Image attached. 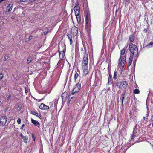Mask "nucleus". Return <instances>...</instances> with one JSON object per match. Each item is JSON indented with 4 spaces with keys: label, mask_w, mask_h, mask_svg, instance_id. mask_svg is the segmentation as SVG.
<instances>
[{
    "label": "nucleus",
    "mask_w": 153,
    "mask_h": 153,
    "mask_svg": "<svg viewBox=\"0 0 153 153\" xmlns=\"http://www.w3.org/2000/svg\"><path fill=\"white\" fill-rule=\"evenodd\" d=\"M88 62H82V65L83 70V74L85 76L88 74Z\"/></svg>",
    "instance_id": "20e7f679"
},
{
    "label": "nucleus",
    "mask_w": 153,
    "mask_h": 153,
    "mask_svg": "<svg viewBox=\"0 0 153 153\" xmlns=\"http://www.w3.org/2000/svg\"><path fill=\"white\" fill-rule=\"evenodd\" d=\"M49 108V106H47V105H45V106H44V108L43 109H44V110H48V109Z\"/></svg>",
    "instance_id": "f704fd0d"
},
{
    "label": "nucleus",
    "mask_w": 153,
    "mask_h": 153,
    "mask_svg": "<svg viewBox=\"0 0 153 153\" xmlns=\"http://www.w3.org/2000/svg\"><path fill=\"white\" fill-rule=\"evenodd\" d=\"M134 36L133 34L130 36L129 37V39L130 41L131 42H133V41L134 40Z\"/></svg>",
    "instance_id": "2eb2a0df"
},
{
    "label": "nucleus",
    "mask_w": 153,
    "mask_h": 153,
    "mask_svg": "<svg viewBox=\"0 0 153 153\" xmlns=\"http://www.w3.org/2000/svg\"><path fill=\"white\" fill-rule=\"evenodd\" d=\"M137 85L136 84V86H135V88H137Z\"/></svg>",
    "instance_id": "5fc2aeb1"
},
{
    "label": "nucleus",
    "mask_w": 153,
    "mask_h": 153,
    "mask_svg": "<svg viewBox=\"0 0 153 153\" xmlns=\"http://www.w3.org/2000/svg\"><path fill=\"white\" fill-rule=\"evenodd\" d=\"M32 60V58L31 57H29L27 59V64L29 63Z\"/></svg>",
    "instance_id": "5701e85b"
},
{
    "label": "nucleus",
    "mask_w": 153,
    "mask_h": 153,
    "mask_svg": "<svg viewBox=\"0 0 153 153\" xmlns=\"http://www.w3.org/2000/svg\"><path fill=\"white\" fill-rule=\"evenodd\" d=\"M144 31L145 32H147V30L146 29H144Z\"/></svg>",
    "instance_id": "3c124183"
},
{
    "label": "nucleus",
    "mask_w": 153,
    "mask_h": 153,
    "mask_svg": "<svg viewBox=\"0 0 153 153\" xmlns=\"http://www.w3.org/2000/svg\"><path fill=\"white\" fill-rule=\"evenodd\" d=\"M22 139L24 140V142L26 143L27 142L28 138L26 136H24V137L22 138Z\"/></svg>",
    "instance_id": "393cba45"
},
{
    "label": "nucleus",
    "mask_w": 153,
    "mask_h": 153,
    "mask_svg": "<svg viewBox=\"0 0 153 153\" xmlns=\"http://www.w3.org/2000/svg\"><path fill=\"white\" fill-rule=\"evenodd\" d=\"M146 47L148 48H150L151 47H153V42H151L146 45Z\"/></svg>",
    "instance_id": "dca6fc26"
},
{
    "label": "nucleus",
    "mask_w": 153,
    "mask_h": 153,
    "mask_svg": "<svg viewBox=\"0 0 153 153\" xmlns=\"http://www.w3.org/2000/svg\"><path fill=\"white\" fill-rule=\"evenodd\" d=\"M108 74L109 75L108 79V84H109V82L111 81L112 80V75L109 69L108 71Z\"/></svg>",
    "instance_id": "f8f14e48"
},
{
    "label": "nucleus",
    "mask_w": 153,
    "mask_h": 153,
    "mask_svg": "<svg viewBox=\"0 0 153 153\" xmlns=\"http://www.w3.org/2000/svg\"><path fill=\"white\" fill-rule=\"evenodd\" d=\"M1 25H0V29H1Z\"/></svg>",
    "instance_id": "4d7b16f0"
},
{
    "label": "nucleus",
    "mask_w": 153,
    "mask_h": 153,
    "mask_svg": "<svg viewBox=\"0 0 153 153\" xmlns=\"http://www.w3.org/2000/svg\"><path fill=\"white\" fill-rule=\"evenodd\" d=\"M82 62H88V54L86 52L84 54Z\"/></svg>",
    "instance_id": "0eeeda50"
},
{
    "label": "nucleus",
    "mask_w": 153,
    "mask_h": 153,
    "mask_svg": "<svg viewBox=\"0 0 153 153\" xmlns=\"http://www.w3.org/2000/svg\"><path fill=\"white\" fill-rule=\"evenodd\" d=\"M126 61H124V60H123L122 61V62H121L122 63H123L124 64H125L126 63Z\"/></svg>",
    "instance_id": "a18cd8bd"
},
{
    "label": "nucleus",
    "mask_w": 153,
    "mask_h": 153,
    "mask_svg": "<svg viewBox=\"0 0 153 153\" xmlns=\"http://www.w3.org/2000/svg\"><path fill=\"white\" fill-rule=\"evenodd\" d=\"M38 117H39V118H40L41 117V115H40L39 114L38 116H37Z\"/></svg>",
    "instance_id": "09e8293b"
},
{
    "label": "nucleus",
    "mask_w": 153,
    "mask_h": 153,
    "mask_svg": "<svg viewBox=\"0 0 153 153\" xmlns=\"http://www.w3.org/2000/svg\"><path fill=\"white\" fill-rule=\"evenodd\" d=\"M31 122L35 126H37L38 127H39L40 124L39 123L37 120H34L33 119H31Z\"/></svg>",
    "instance_id": "9d476101"
},
{
    "label": "nucleus",
    "mask_w": 153,
    "mask_h": 153,
    "mask_svg": "<svg viewBox=\"0 0 153 153\" xmlns=\"http://www.w3.org/2000/svg\"><path fill=\"white\" fill-rule=\"evenodd\" d=\"M20 136H21V138H22L23 137H24V136L22 134H21H21H20Z\"/></svg>",
    "instance_id": "49530a36"
},
{
    "label": "nucleus",
    "mask_w": 153,
    "mask_h": 153,
    "mask_svg": "<svg viewBox=\"0 0 153 153\" xmlns=\"http://www.w3.org/2000/svg\"><path fill=\"white\" fill-rule=\"evenodd\" d=\"M153 122V123H151V124H150L149 125H150L152 124V126L153 127V122Z\"/></svg>",
    "instance_id": "603ef678"
},
{
    "label": "nucleus",
    "mask_w": 153,
    "mask_h": 153,
    "mask_svg": "<svg viewBox=\"0 0 153 153\" xmlns=\"http://www.w3.org/2000/svg\"><path fill=\"white\" fill-rule=\"evenodd\" d=\"M150 121L151 122H153V117L151 116V118L150 120Z\"/></svg>",
    "instance_id": "37998d69"
},
{
    "label": "nucleus",
    "mask_w": 153,
    "mask_h": 153,
    "mask_svg": "<svg viewBox=\"0 0 153 153\" xmlns=\"http://www.w3.org/2000/svg\"><path fill=\"white\" fill-rule=\"evenodd\" d=\"M22 107V105L21 104H19L17 107L18 111H20Z\"/></svg>",
    "instance_id": "aec40b11"
},
{
    "label": "nucleus",
    "mask_w": 153,
    "mask_h": 153,
    "mask_svg": "<svg viewBox=\"0 0 153 153\" xmlns=\"http://www.w3.org/2000/svg\"><path fill=\"white\" fill-rule=\"evenodd\" d=\"M11 97V95L10 94L8 95V97H7V100H9Z\"/></svg>",
    "instance_id": "58836bf2"
},
{
    "label": "nucleus",
    "mask_w": 153,
    "mask_h": 153,
    "mask_svg": "<svg viewBox=\"0 0 153 153\" xmlns=\"http://www.w3.org/2000/svg\"><path fill=\"white\" fill-rule=\"evenodd\" d=\"M88 16H86V25H88Z\"/></svg>",
    "instance_id": "473e14b6"
},
{
    "label": "nucleus",
    "mask_w": 153,
    "mask_h": 153,
    "mask_svg": "<svg viewBox=\"0 0 153 153\" xmlns=\"http://www.w3.org/2000/svg\"><path fill=\"white\" fill-rule=\"evenodd\" d=\"M75 30H76V32H75V33H77L78 32V29L77 27H75Z\"/></svg>",
    "instance_id": "79ce46f5"
},
{
    "label": "nucleus",
    "mask_w": 153,
    "mask_h": 153,
    "mask_svg": "<svg viewBox=\"0 0 153 153\" xmlns=\"http://www.w3.org/2000/svg\"><path fill=\"white\" fill-rule=\"evenodd\" d=\"M122 60L121 59V57H120L119 59V62H118L119 65H120V63H121L122 62Z\"/></svg>",
    "instance_id": "72a5a7b5"
},
{
    "label": "nucleus",
    "mask_w": 153,
    "mask_h": 153,
    "mask_svg": "<svg viewBox=\"0 0 153 153\" xmlns=\"http://www.w3.org/2000/svg\"><path fill=\"white\" fill-rule=\"evenodd\" d=\"M45 104L43 103H42L39 107V108L41 109H43L45 106Z\"/></svg>",
    "instance_id": "a878e982"
},
{
    "label": "nucleus",
    "mask_w": 153,
    "mask_h": 153,
    "mask_svg": "<svg viewBox=\"0 0 153 153\" xmlns=\"http://www.w3.org/2000/svg\"><path fill=\"white\" fill-rule=\"evenodd\" d=\"M25 125L24 124H23L22 126L21 127V129H22L23 128V127Z\"/></svg>",
    "instance_id": "8fccbe9b"
},
{
    "label": "nucleus",
    "mask_w": 153,
    "mask_h": 153,
    "mask_svg": "<svg viewBox=\"0 0 153 153\" xmlns=\"http://www.w3.org/2000/svg\"><path fill=\"white\" fill-rule=\"evenodd\" d=\"M7 118L5 116H2L0 119V125L4 126L6 123Z\"/></svg>",
    "instance_id": "39448f33"
},
{
    "label": "nucleus",
    "mask_w": 153,
    "mask_h": 153,
    "mask_svg": "<svg viewBox=\"0 0 153 153\" xmlns=\"http://www.w3.org/2000/svg\"><path fill=\"white\" fill-rule=\"evenodd\" d=\"M68 39H69L70 42V44H71L72 43V36L70 34H68L67 35Z\"/></svg>",
    "instance_id": "f3484780"
},
{
    "label": "nucleus",
    "mask_w": 153,
    "mask_h": 153,
    "mask_svg": "<svg viewBox=\"0 0 153 153\" xmlns=\"http://www.w3.org/2000/svg\"><path fill=\"white\" fill-rule=\"evenodd\" d=\"M136 128H134V130L133 131V134L131 138V140H134V138L136 136H137V134L136 132L135 131H136Z\"/></svg>",
    "instance_id": "9b49d317"
},
{
    "label": "nucleus",
    "mask_w": 153,
    "mask_h": 153,
    "mask_svg": "<svg viewBox=\"0 0 153 153\" xmlns=\"http://www.w3.org/2000/svg\"><path fill=\"white\" fill-rule=\"evenodd\" d=\"M125 92H123L122 93V94H121V98H120V101H121L122 105L123 104V100H124V99L125 98Z\"/></svg>",
    "instance_id": "ddd939ff"
},
{
    "label": "nucleus",
    "mask_w": 153,
    "mask_h": 153,
    "mask_svg": "<svg viewBox=\"0 0 153 153\" xmlns=\"http://www.w3.org/2000/svg\"><path fill=\"white\" fill-rule=\"evenodd\" d=\"M1 99H0V103L1 102Z\"/></svg>",
    "instance_id": "6e6d98bb"
},
{
    "label": "nucleus",
    "mask_w": 153,
    "mask_h": 153,
    "mask_svg": "<svg viewBox=\"0 0 153 153\" xmlns=\"http://www.w3.org/2000/svg\"><path fill=\"white\" fill-rule=\"evenodd\" d=\"M133 59V55L131 54L130 57L129 58V62L128 63V65L129 66H130L131 65Z\"/></svg>",
    "instance_id": "4468645a"
},
{
    "label": "nucleus",
    "mask_w": 153,
    "mask_h": 153,
    "mask_svg": "<svg viewBox=\"0 0 153 153\" xmlns=\"http://www.w3.org/2000/svg\"><path fill=\"white\" fill-rule=\"evenodd\" d=\"M31 114H33L34 115H36V116H38L39 115V114L38 113L36 112L35 111H33L32 112Z\"/></svg>",
    "instance_id": "7c9ffc66"
},
{
    "label": "nucleus",
    "mask_w": 153,
    "mask_h": 153,
    "mask_svg": "<svg viewBox=\"0 0 153 153\" xmlns=\"http://www.w3.org/2000/svg\"><path fill=\"white\" fill-rule=\"evenodd\" d=\"M65 94H67V93H62V99L63 100V97H64V96Z\"/></svg>",
    "instance_id": "4c0bfd02"
},
{
    "label": "nucleus",
    "mask_w": 153,
    "mask_h": 153,
    "mask_svg": "<svg viewBox=\"0 0 153 153\" xmlns=\"http://www.w3.org/2000/svg\"><path fill=\"white\" fill-rule=\"evenodd\" d=\"M77 20L78 22H80V19L79 17V14H75Z\"/></svg>",
    "instance_id": "a211bd4d"
},
{
    "label": "nucleus",
    "mask_w": 153,
    "mask_h": 153,
    "mask_svg": "<svg viewBox=\"0 0 153 153\" xmlns=\"http://www.w3.org/2000/svg\"><path fill=\"white\" fill-rule=\"evenodd\" d=\"M120 65L122 67H124L125 64L123 63H122L121 62V63H120Z\"/></svg>",
    "instance_id": "ea45409f"
},
{
    "label": "nucleus",
    "mask_w": 153,
    "mask_h": 153,
    "mask_svg": "<svg viewBox=\"0 0 153 153\" xmlns=\"http://www.w3.org/2000/svg\"><path fill=\"white\" fill-rule=\"evenodd\" d=\"M27 0H20V1L21 2H25Z\"/></svg>",
    "instance_id": "c03bdc74"
},
{
    "label": "nucleus",
    "mask_w": 153,
    "mask_h": 153,
    "mask_svg": "<svg viewBox=\"0 0 153 153\" xmlns=\"http://www.w3.org/2000/svg\"><path fill=\"white\" fill-rule=\"evenodd\" d=\"M74 10L75 14H79L80 12V7L79 5H76L74 8Z\"/></svg>",
    "instance_id": "6e6552de"
},
{
    "label": "nucleus",
    "mask_w": 153,
    "mask_h": 153,
    "mask_svg": "<svg viewBox=\"0 0 153 153\" xmlns=\"http://www.w3.org/2000/svg\"><path fill=\"white\" fill-rule=\"evenodd\" d=\"M145 119L146 117H144L143 119L141 120V122L144 123H146V120Z\"/></svg>",
    "instance_id": "bb28decb"
},
{
    "label": "nucleus",
    "mask_w": 153,
    "mask_h": 153,
    "mask_svg": "<svg viewBox=\"0 0 153 153\" xmlns=\"http://www.w3.org/2000/svg\"><path fill=\"white\" fill-rule=\"evenodd\" d=\"M117 85L119 87L120 89L125 91L128 87V85L127 82L124 81L117 82Z\"/></svg>",
    "instance_id": "7ed1b4c3"
},
{
    "label": "nucleus",
    "mask_w": 153,
    "mask_h": 153,
    "mask_svg": "<svg viewBox=\"0 0 153 153\" xmlns=\"http://www.w3.org/2000/svg\"><path fill=\"white\" fill-rule=\"evenodd\" d=\"M31 135H32L33 140V141H35V137L34 136L33 133H31Z\"/></svg>",
    "instance_id": "c756f323"
},
{
    "label": "nucleus",
    "mask_w": 153,
    "mask_h": 153,
    "mask_svg": "<svg viewBox=\"0 0 153 153\" xmlns=\"http://www.w3.org/2000/svg\"><path fill=\"white\" fill-rule=\"evenodd\" d=\"M17 123L18 124H20L21 123V119L20 118H19L17 120Z\"/></svg>",
    "instance_id": "e433bc0d"
},
{
    "label": "nucleus",
    "mask_w": 153,
    "mask_h": 153,
    "mask_svg": "<svg viewBox=\"0 0 153 153\" xmlns=\"http://www.w3.org/2000/svg\"><path fill=\"white\" fill-rule=\"evenodd\" d=\"M117 72L115 71L114 73V76H113V79H116L117 78Z\"/></svg>",
    "instance_id": "cd10ccee"
},
{
    "label": "nucleus",
    "mask_w": 153,
    "mask_h": 153,
    "mask_svg": "<svg viewBox=\"0 0 153 153\" xmlns=\"http://www.w3.org/2000/svg\"><path fill=\"white\" fill-rule=\"evenodd\" d=\"M129 48L131 54L133 56H136L138 53V48L136 45L131 43L130 44Z\"/></svg>",
    "instance_id": "f03ea898"
},
{
    "label": "nucleus",
    "mask_w": 153,
    "mask_h": 153,
    "mask_svg": "<svg viewBox=\"0 0 153 153\" xmlns=\"http://www.w3.org/2000/svg\"><path fill=\"white\" fill-rule=\"evenodd\" d=\"M133 92L134 94H137L140 93V91L138 89H136L134 90Z\"/></svg>",
    "instance_id": "b1692460"
},
{
    "label": "nucleus",
    "mask_w": 153,
    "mask_h": 153,
    "mask_svg": "<svg viewBox=\"0 0 153 153\" xmlns=\"http://www.w3.org/2000/svg\"><path fill=\"white\" fill-rule=\"evenodd\" d=\"M9 58V55L8 54L5 55L4 58V61H6Z\"/></svg>",
    "instance_id": "c85d7f7f"
},
{
    "label": "nucleus",
    "mask_w": 153,
    "mask_h": 153,
    "mask_svg": "<svg viewBox=\"0 0 153 153\" xmlns=\"http://www.w3.org/2000/svg\"><path fill=\"white\" fill-rule=\"evenodd\" d=\"M78 74L77 72H76L74 76V79L75 81H76V79H77V78L78 77Z\"/></svg>",
    "instance_id": "412c9836"
},
{
    "label": "nucleus",
    "mask_w": 153,
    "mask_h": 153,
    "mask_svg": "<svg viewBox=\"0 0 153 153\" xmlns=\"http://www.w3.org/2000/svg\"><path fill=\"white\" fill-rule=\"evenodd\" d=\"M4 1V0H0V3H1Z\"/></svg>",
    "instance_id": "864d4df0"
},
{
    "label": "nucleus",
    "mask_w": 153,
    "mask_h": 153,
    "mask_svg": "<svg viewBox=\"0 0 153 153\" xmlns=\"http://www.w3.org/2000/svg\"><path fill=\"white\" fill-rule=\"evenodd\" d=\"M3 74L2 73L0 74V80H1L3 77Z\"/></svg>",
    "instance_id": "c9c22d12"
},
{
    "label": "nucleus",
    "mask_w": 153,
    "mask_h": 153,
    "mask_svg": "<svg viewBox=\"0 0 153 153\" xmlns=\"http://www.w3.org/2000/svg\"><path fill=\"white\" fill-rule=\"evenodd\" d=\"M25 92L27 93L28 92V89L27 88H25Z\"/></svg>",
    "instance_id": "a19ab883"
},
{
    "label": "nucleus",
    "mask_w": 153,
    "mask_h": 153,
    "mask_svg": "<svg viewBox=\"0 0 153 153\" xmlns=\"http://www.w3.org/2000/svg\"><path fill=\"white\" fill-rule=\"evenodd\" d=\"M36 0H29L31 2H32L35 1Z\"/></svg>",
    "instance_id": "de8ad7c7"
},
{
    "label": "nucleus",
    "mask_w": 153,
    "mask_h": 153,
    "mask_svg": "<svg viewBox=\"0 0 153 153\" xmlns=\"http://www.w3.org/2000/svg\"><path fill=\"white\" fill-rule=\"evenodd\" d=\"M13 5V4L12 3L9 4L7 8L6 11L9 12L11 11L12 9Z\"/></svg>",
    "instance_id": "1a4fd4ad"
},
{
    "label": "nucleus",
    "mask_w": 153,
    "mask_h": 153,
    "mask_svg": "<svg viewBox=\"0 0 153 153\" xmlns=\"http://www.w3.org/2000/svg\"><path fill=\"white\" fill-rule=\"evenodd\" d=\"M64 48L62 50V52L60 51L59 49V55L60 58L62 59L65 57V51L66 48L65 45H64Z\"/></svg>",
    "instance_id": "423d86ee"
},
{
    "label": "nucleus",
    "mask_w": 153,
    "mask_h": 153,
    "mask_svg": "<svg viewBox=\"0 0 153 153\" xmlns=\"http://www.w3.org/2000/svg\"><path fill=\"white\" fill-rule=\"evenodd\" d=\"M121 59L123 61V60H124V61H126V57L125 56H121Z\"/></svg>",
    "instance_id": "2f4dec72"
},
{
    "label": "nucleus",
    "mask_w": 153,
    "mask_h": 153,
    "mask_svg": "<svg viewBox=\"0 0 153 153\" xmlns=\"http://www.w3.org/2000/svg\"><path fill=\"white\" fill-rule=\"evenodd\" d=\"M125 52V50L124 48H123L122 49V50L121 51V56H124V54Z\"/></svg>",
    "instance_id": "4be33fe9"
},
{
    "label": "nucleus",
    "mask_w": 153,
    "mask_h": 153,
    "mask_svg": "<svg viewBox=\"0 0 153 153\" xmlns=\"http://www.w3.org/2000/svg\"><path fill=\"white\" fill-rule=\"evenodd\" d=\"M82 80H79V82L77 84L75 88H73L71 94L68 97V104L72 103L75 100L76 97H75L73 95L76 93L78 92L81 87V84Z\"/></svg>",
    "instance_id": "f257e3e1"
},
{
    "label": "nucleus",
    "mask_w": 153,
    "mask_h": 153,
    "mask_svg": "<svg viewBox=\"0 0 153 153\" xmlns=\"http://www.w3.org/2000/svg\"><path fill=\"white\" fill-rule=\"evenodd\" d=\"M33 37L32 36H30L29 38H27L26 39L25 41L27 42H28L33 38Z\"/></svg>",
    "instance_id": "6ab92c4d"
},
{
    "label": "nucleus",
    "mask_w": 153,
    "mask_h": 153,
    "mask_svg": "<svg viewBox=\"0 0 153 153\" xmlns=\"http://www.w3.org/2000/svg\"><path fill=\"white\" fill-rule=\"evenodd\" d=\"M151 116L153 117V114Z\"/></svg>",
    "instance_id": "13d9d810"
}]
</instances>
